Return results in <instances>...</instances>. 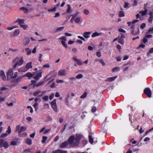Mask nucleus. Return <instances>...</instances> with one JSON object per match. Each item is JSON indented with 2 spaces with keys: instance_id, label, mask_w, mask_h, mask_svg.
<instances>
[{
  "instance_id": "6",
  "label": "nucleus",
  "mask_w": 153,
  "mask_h": 153,
  "mask_svg": "<svg viewBox=\"0 0 153 153\" xmlns=\"http://www.w3.org/2000/svg\"><path fill=\"white\" fill-rule=\"evenodd\" d=\"M22 79V77H19L15 79H11L10 80V82L12 83H15L16 84H17L18 83L20 82Z\"/></svg>"
},
{
  "instance_id": "47",
  "label": "nucleus",
  "mask_w": 153,
  "mask_h": 153,
  "mask_svg": "<svg viewBox=\"0 0 153 153\" xmlns=\"http://www.w3.org/2000/svg\"><path fill=\"white\" fill-rule=\"evenodd\" d=\"M62 44L66 48H67V45L65 44V41H62L61 42Z\"/></svg>"
},
{
  "instance_id": "23",
  "label": "nucleus",
  "mask_w": 153,
  "mask_h": 153,
  "mask_svg": "<svg viewBox=\"0 0 153 153\" xmlns=\"http://www.w3.org/2000/svg\"><path fill=\"white\" fill-rule=\"evenodd\" d=\"M25 143L28 145H31L32 143V140L29 138H27L25 141Z\"/></svg>"
},
{
  "instance_id": "42",
  "label": "nucleus",
  "mask_w": 153,
  "mask_h": 153,
  "mask_svg": "<svg viewBox=\"0 0 153 153\" xmlns=\"http://www.w3.org/2000/svg\"><path fill=\"white\" fill-rule=\"evenodd\" d=\"M38 103L35 102V103L33 105L34 108H35V111H36L38 108Z\"/></svg>"
},
{
  "instance_id": "11",
  "label": "nucleus",
  "mask_w": 153,
  "mask_h": 153,
  "mask_svg": "<svg viewBox=\"0 0 153 153\" xmlns=\"http://www.w3.org/2000/svg\"><path fill=\"white\" fill-rule=\"evenodd\" d=\"M30 40L29 38L25 37L23 39V45L24 46L27 45L30 42Z\"/></svg>"
},
{
  "instance_id": "25",
  "label": "nucleus",
  "mask_w": 153,
  "mask_h": 153,
  "mask_svg": "<svg viewBox=\"0 0 153 153\" xmlns=\"http://www.w3.org/2000/svg\"><path fill=\"white\" fill-rule=\"evenodd\" d=\"M2 147L7 149L9 147V145L7 141H5L2 145Z\"/></svg>"
},
{
  "instance_id": "10",
  "label": "nucleus",
  "mask_w": 153,
  "mask_h": 153,
  "mask_svg": "<svg viewBox=\"0 0 153 153\" xmlns=\"http://www.w3.org/2000/svg\"><path fill=\"white\" fill-rule=\"evenodd\" d=\"M81 136L79 134H76V137H75V141H76V143H75V146H78L79 143V141L81 139Z\"/></svg>"
},
{
  "instance_id": "35",
  "label": "nucleus",
  "mask_w": 153,
  "mask_h": 153,
  "mask_svg": "<svg viewBox=\"0 0 153 153\" xmlns=\"http://www.w3.org/2000/svg\"><path fill=\"white\" fill-rule=\"evenodd\" d=\"M89 140L90 143L92 144L93 143V139L92 136L90 135H89Z\"/></svg>"
},
{
  "instance_id": "12",
  "label": "nucleus",
  "mask_w": 153,
  "mask_h": 153,
  "mask_svg": "<svg viewBox=\"0 0 153 153\" xmlns=\"http://www.w3.org/2000/svg\"><path fill=\"white\" fill-rule=\"evenodd\" d=\"M0 76L1 77L3 80L4 81L6 80L7 79L6 76L5 75L4 72L2 70L0 71Z\"/></svg>"
},
{
  "instance_id": "37",
  "label": "nucleus",
  "mask_w": 153,
  "mask_h": 153,
  "mask_svg": "<svg viewBox=\"0 0 153 153\" xmlns=\"http://www.w3.org/2000/svg\"><path fill=\"white\" fill-rule=\"evenodd\" d=\"M17 145V142L15 141H12L11 143H10V146H16Z\"/></svg>"
},
{
  "instance_id": "36",
  "label": "nucleus",
  "mask_w": 153,
  "mask_h": 153,
  "mask_svg": "<svg viewBox=\"0 0 153 153\" xmlns=\"http://www.w3.org/2000/svg\"><path fill=\"white\" fill-rule=\"evenodd\" d=\"M44 83V81H42L39 82L38 83L36 84L35 85V86L38 87L42 85Z\"/></svg>"
},
{
  "instance_id": "15",
  "label": "nucleus",
  "mask_w": 153,
  "mask_h": 153,
  "mask_svg": "<svg viewBox=\"0 0 153 153\" xmlns=\"http://www.w3.org/2000/svg\"><path fill=\"white\" fill-rule=\"evenodd\" d=\"M102 33L100 32H95L94 33L91 35V37L93 38L96 36H99L102 35Z\"/></svg>"
},
{
  "instance_id": "2",
  "label": "nucleus",
  "mask_w": 153,
  "mask_h": 153,
  "mask_svg": "<svg viewBox=\"0 0 153 153\" xmlns=\"http://www.w3.org/2000/svg\"><path fill=\"white\" fill-rule=\"evenodd\" d=\"M14 61L16 63L13 67V68L14 69L16 68V66L18 65L20 66L22 65L24 62L23 57H22L21 59H19L18 57H16Z\"/></svg>"
},
{
  "instance_id": "5",
  "label": "nucleus",
  "mask_w": 153,
  "mask_h": 153,
  "mask_svg": "<svg viewBox=\"0 0 153 153\" xmlns=\"http://www.w3.org/2000/svg\"><path fill=\"white\" fill-rule=\"evenodd\" d=\"M56 101V99L54 100L53 101L51 102V104L53 109L55 112H57L58 111V109Z\"/></svg>"
},
{
  "instance_id": "22",
  "label": "nucleus",
  "mask_w": 153,
  "mask_h": 153,
  "mask_svg": "<svg viewBox=\"0 0 153 153\" xmlns=\"http://www.w3.org/2000/svg\"><path fill=\"white\" fill-rule=\"evenodd\" d=\"M26 68H27V70L28 69L31 68H32V62H31L27 63L26 66Z\"/></svg>"
},
{
  "instance_id": "34",
  "label": "nucleus",
  "mask_w": 153,
  "mask_h": 153,
  "mask_svg": "<svg viewBox=\"0 0 153 153\" xmlns=\"http://www.w3.org/2000/svg\"><path fill=\"white\" fill-rule=\"evenodd\" d=\"M124 7L126 9H128L130 7L129 4L128 3L126 2L124 5Z\"/></svg>"
},
{
  "instance_id": "27",
  "label": "nucleus",
  "mask_w": 153,
  "mask_h": 153,
  "mask_svg": "<svg viewBox=\"0 0 153 153\" xmlns=\"http://www.w3.org/2000/svg\"><path fill=\"white\" fill-rule=\"evenodd\" d=\"M117 77V76H115L114 77H111L108 78L107 79V81L108 82L110 81H113L115 80V79H116Z\"/></svg>"
},
{
  "instance_id": "63",
  "label": "nucleus",
  "mask_w": 153,
  "mask_h": 153,
  "mask_svg": "<svg viewBox=\"0 0 153 153\" xmlns=\"http://www.w3.org/2000/svg\"><path fill=\"white\" fill-rule=\"evenodd\" d=\"M96 55L98 57H100L101 56V53L100 52H97L96 53Z\"/></svg>"
},
{
  "instance_id": "21",
  "label": "nucleus",
  "mask_w": 153,
  "mask_h": 153,
  "mask_svg": "<svg viewBox=\"0 0 153 153\" xmlns=\"http://www.w3.org/2000/svg\"><path fill=\"white\" fill-rule=\"evenodd\" d=\"M27 128L23 126H22L20 128V129L18 131V133L20 134L22 132L25 131L26 130Z\"/></svg>"
},
{
  "instance_id": "19",
  "label": "nucleus",
  "mask_w": 153,
  "mask_h": 153,
  "mask_svg": "<svg viewBox=\"0 0 153 153\" xmlns=\"http://www.w3.org/2000/svg\"><path fill=\"white\" fill-rule=\"evenodd\" d=\"M20 30L18 29L15 30L13 33V36L14 37H15L18 35L20 33Z\"/></svg>"
},
{
  "instance_id": "7",
  "label": "nucleus",
  "mask_w": 153,
  "mask_h": 153,
  "mask_svg": "<svg viewBox=\"0 0 153 153\" xmlns=\"http://www.w3.org/2000/svg\"><path fill=\"white\" fill-rule=\"evenodd\" d=\"M144 93L149 97H151L152 96V92L149 88H145L144 90Z\"/></svg>"
},
{
  "instance_id": "62",
  "label": "nucleus",
  "mask_w": 153,
  "mask_h": 153,
  "mask_svg": "<svg viewBox=\"0 0 153 153\" xmlns=\"http://www.w3.org/2000/svg\"><path fill=\"white\" fill-rule=\"evenodd\" d=\"M146 24L145 23H143L140 25V28L141 29H143L146 26Z\"/></svg>"
},
{
  "instance_id": "55",
  "label": "nucleus",
  "mask_w": 153,
  "mask_h": 153,
  "mask_svg": "<svg viewBox=\"0 0 153 153\" xmlns=\"http://www.w3.org/2000/svg\"><path fill=\"white\" fill-rule=\"evenodd\" d=\"M66 39H67L66 37L65 36H62V37L59 38V39L63 40L64 41H66V40H67Z\"/></svg>"
},
{
  "instance_id": "58",
  "label": "nucleus",
  "mask_w": 153,
  "mask_h": 153,
  "mask_svg": "<svg viewBox=\"0 0 153 153\" xmlns=\"http://www.w3.org/2000/svg\"><path fill=\"white\" fill-rule=\"evenodd\" d=\"M50 67V65L48 64H46L43 65V68H49Z\"/></svg>"
},
{
  "instance_id": "28",
  "label": "nucleus",
  "mask_w": 153,
  "mask_h": 153,
  "mask_svg": "<svg viewBox=\"0 0 153 153\" xmlns=\"http://www.w3.org/2000/svg\"><path fill=\"white\" fill-rule=\"evenodd\" d=\"M131 33L133 35H135L137 33L136 32H134V26L133 25H132L131 27Z\"/></svg>"
},
{
  "instance_id": "9",
  "label": "nucleus",
  "mask_w": 153,
  "mask_h": 153,
  "mask_svg": "<svg viewBox=\"0 0 153 153\" xmlns=\"http://www.w3.org/2000/svg\"><path fill=\"white\" fill-rule=\"evenodd\" d=\"M147 10H141L140 11L139 14H137L136 15L137 18V19L138 18H140V16H143L146 15L147 13Z\"/></svg>"
},
{
  "instance_id": "13",
  "label": "nucleus",
  "mask_w": 153,
  "mask_h": 153,
  "mask_svg": "<svg viewBox=\"0 0 153 153\" xmlns=\"http://www.w3.org/2000/svg\"><path fill=\"white\" fill-rule=\"evenodd\" d=\"M66 74V71L65 70H61L58 72V75L59 76H65Z\"/></svg>"
},
{
  "instance_id": "46",
  "label": "nucleus",
  "mask_w": 153,
  "mask_h": 153,
  "mask_svg": "<svg viewBox=\"0 0 153 153\" xmlns=\"http://www.w3.org/2000/svg\"><path fill=\"white\" fill-rule=\"evenodd\" d=\"M4 142V140L1 138L0 139V146L1 147H2V145Z\"/></svg>"
},
{
  "instance_id": "59",
  "label": "nucleus",
  "mask_w": 153,
  "mask_h": 153,
  "mask_svg": "<svg viewBox=\"0 0 153 153\" xmlns=\"http://www.w3.org/2000/svg\"><path fill=\"white\" fill-rule=\"evenodd\" d=\"M20 128V126L19 125H17L16 127L15 132H17V131H19V130Z\"/></svg>"
},
{
  "instance_id": "53",
  "label": "nucleus",
  "mask_w": 153,
  "mask_h": 153,
  "mask_svg": "<svg viewBox=\"0 0 153 153\" xmlns=\"http://www.w3.org/2000/svg\"><path fill=\"white\" fill-rule=\"evenodd\" d=\"M18 50V49H12V48H10L8 50V51H11L12 52H16Z\"/></svg>"
},
{
  "instance_id": "57",
  "label": "nucleus",
  "mask_w": 153,
  "mask_h": 153,
  "mask_svg": "<svg viewBox=\"0 0 153 153\" xmlns=\"http://www.w3.org/2000/svg\"><path fill=\"white\" fill-rule=\"evenodd\" d=\"M77 64L79 65H81L82 64V63L81 62L80 60L79 59H78L76 62Z\"/></svg>"
},
{
  "instance_id": "14",
  "label": "nucleus",
  "mask_w": 153,
  "mask_h": 153,
  "mask_svg": "<svg viewBox=\"0 0 153 153\" xmlns=\"http://www.w3.org/2000/svg\"><path fill=\"white\" fill-rule=\"evenodd\" d=\"M149 14L150 17L148 19V21L149 22L152 23L153 20V12L150 11L149 12Z\"/></svg>"
},
{
  "instance_id": "17",
  "label": "nucleus",
  "mask_w": 153,
  "mask_h": 153,
  "mask_svg": "<svg viewBox=\"0 0 153 153\" xmlns=\"http://www.w3.org/2000/svg\"><path fill=\"white\" fill-rule=\"evenodd\" d=\"M91 32H86L83 33V36L85 39H88L90 37V35L91 34Z\"/></svg>"
},
{
  "instance_id": "52",
  "label": "nucleus",
  "mask_w": 153,
  "mask_h": 153,
  "mask_svg": "<svg viewBox=\"0 0 153 153\" xmlns=\"http://www.w3.org/2000/svg\"><path fill=\"white\" fill-rule=\"evenodd\" d=\"M31 82V85H33L34 86H35L36 83L37 82L34 80H32Z\"/></svg>"
},
{
  "instance_id": "56",
  "label": "nucleus",
  "mask_w": 153,
  "mask_h": 153,
  "mask_svg": "<svg viewBox=\"0 0 153 153\" xmlns=\"http://www.w3.org/2000/svg\"><path fill=\"white\" fill-rule=\"evenodd\" d=\"M99 61L101 64H102V66H104L105 65V64L103 62L102 59H100V60H99Z\"/></svg>"
},
{
  "instance_id": "51",
  "label": "nucleus",
  "mask_w": 153,
  "mask_h": 153,
  "mask_svg": "<svg viewBox=\"0 0 153 153\" xmlns=\"http://www.w3.org/2000/svg\"><path fill=\"white\" fill-rule=\"evenodd\" d=\"M73 10H67L65 13V14H71L72 13Z\"/></svg>"
},
{
  "instance_id": "48",
  "label": "nucleus",
  "mask_w": 153,
  "mask_h": 153,
  "mask_svg": "<svg viewBox=\"0 0 153 153\" xmlns=\"http://www.w3.org/2000/svg\"><path fill=\"white\" fill-rule=\"evenodd\" d=\"M82 77L83 75L82 74H78L76 76V78L78 79L82 78Z\"/></svg>"
},
{
  "instance_id": "60",
  "label": "nucleus",
  "mask_w": 153,
  "mask_h": 153,
  "mask_svg": "<svg viewBox=\"0 0 153 153\" xmlns=\"http://www.w3.org/2000/svg\"><path fill=\"white\" fill-rule=\"evenodd\" d=\"M56 82L57 83H63L64 82V81L63 80L58 79L56 80Z\"/></svg>"
},
{
  "instance_id": "61",
  "label": "nucleus",
  "mask_w": 153,
  "mask_h": 153,
  "mask_svg": "<svg viewBox=\"0 0 153 153\" xmlns=\"http://www.w3.org/2000/svg\"><path fill=\"white\" fill-rule=\"evenodd\" d=\"M97 110L96 107L95 106L93 107L92 108V111L93 112H94L96 111Z\"/></svg>"
},
{
  "instance_id": "40",
  "label": "nucleus",
  "mask_w": 153,
  "mask_h": 153,
  "mask_svg": "<svg viewBox=\"0 0 153 153\" xmlns=\"http://www.w3.org/2000/svg\"><path fill=\"white\" fill-rule=\"evenodd\" d=\"M8 134H7L6 133L4 134H3L1 135L0 136V137L1 139H3L5 137H6L8 135Z\"/></svg>"
},
{
  "instance_id": "20",
  "label": "nucleus",
  "mask_w": 153,
  "mask_h": 153,
  "mask_svg": "<svg viewBox=\"0 0 153 153\" xmlns=\"http://www.w3.org/2000/svg\"><path fill=\"white\" fill-rule=\"evenodd\" d=\"M27 68H26V66H23L22 67L19 68L18 71L20 72H24L27 71Z\"/></svg>"
},
{
  "instance_id": "41",
  "label": "nucleus",
  "mask_w": 153,
  "mask_h": 153,
  "mask_svg": "<svg viewBox=\"0 0 153 153\" xmlns=\"http://www.w3.org/2000/svg\"><path fill=\"white\" fill-rule=\"evenodd\" d=\"M64 28V27H62L58 28L56 30V32H58L62 30Z\"/></svg>"
},
{
  "instance_id": "33",
  "label": "nucleus",
  "mask_w": 153,
  "mask_h": 153,
  "mask_svg": "<svg viewBox=\"0 0 153 153\" xmlns=\"http://www.w3.org/2000/svg\"><path fill=\"white\" fill-rule=\"evenodd\" d=\"M11 132V129L10 127V126H9L7 128V129L6 131V133L8 135L10 134Z\"/></svg>"
},
{
  "instance_id": "3",
  "label": "nucleus",
  "mask_w": 153,
  "mask_h": 153,
  "mask_svg": "<svg viewBox=\"0 0 153 153\" xmlns=\"http://www.w3.org/2000/svg\"><path fill=\"white\" fill-rule=\"evenodd\" d=\"M75 137L74 135L71 136L68 139V141H67L68 143H69L70 144L74 146H75V144L76 143V141H75Z\"/></svg>"
},
{
  "instance_id": "24",
  "label": "nucleus",
  "mask_w": 153,
  "mask_h": 153,
  "mask_svg": "<svg viewBox=\"0 0 153 153\" xmlns=\"http://www.w3.org/2000/svg\"><path fill=\"white\" fill-rule=\"evenodd\" d=\"M81 20V18L79 17H78L74 18V21L76 23H79L80 22Z\"/></svg>"
},
{
  "instance_id": "45",
  "label": "nucleus",
  "mask_w": 153,
  "mask_h": 153,
  "mask_svg": "<svg viewBox=\"0 0 153 153\" xmlns=\"http://www.w3.org/2000/svg\"><path fill=\"white\" fill-rule=\"evenodd\" d=\"M48 96H45L43 97L42 99L45 101H47L48 100Z\"/></svg>"
},
{
  "instance_id": "4",
  "label": "nucleus",
  "mask_w": 153,
  "mask_h": 153,
  "mask_svg": "<svg viewBox=\"0 0 153 153\" xmlns=\"http://www.w3.org/2000/svg\"><path fill=\"white\" fill-rule=\"evenodd\" d=\"M13 69L12 68L9 69L7 73V80H11L13 75Z\"/></svg>"
},
{
  "instance_id": "43",
  "label": "nucleus",
  "mask_w": 153,
  "mask_h": 153,
  "mask_svg": "<svg viewBox=\"0 0 153 153\" xmlns=\"http://www.w3.org/2000/svg\"><path fill=\"white\" fill-rule=\"evenodd\" d=\"M48 137L47 136H43L42 137V142L43 143H44L46 140H47Z\"/></svg>"
},
{
  "instance_id": "44",
  "label": "nucleus",
  "mask_w": 153,
  "mask_h": 153,
  "mask_svg": "<svg viewBox=\"0 0 153 153\" xmlns=\"http://www.w3.org/2000/svg\"><path fill=\"white\" fill-rule=\"evenodd\" d=\"M87 95L86 92H85L80 97L81 98L83 99Z\"/></svg>"
},
{
  "instance_id": "38",
  "label": "nucleus",
  "mask_w": 153,
  "mask_h": 153,
  "mask_svg": "<svg viewBox=\"0 0 153 153\" xmlns=\"http://www.w3.org/2000/svg\"><path fill=\"white\" fill-rule=\"evenodd\" d=\"M120 69V68L118 67H116L112 69V71L113 72H115L117 71H118Z\"/></svg>"
},
{
  "instance_id": "26",
  "label": "nucleus",
  "mask_w": 153,
  "mask_h": 153,
  "mask_svg": "<svg viewBox=\"0 0 153 153\" xmlns=\"http://www.w3.org/2000/svg\"><path fill=\"white\" fill-rule=\"evenodd\" d=\"M25 51L27 52V55H29L31 53V50L29 48H26Z\"/></svg>"
},
{
  "instance_id": "16",
  "label": "nucleus",
  "mask_w": 153,
  "mask_h": 153,
  "mask_svg": "<svg viewBox=\"0 0 153 153\" xmlns=\"http://www.w3.org/2000/svg\"><path fill=\"white\" fill-rule=\"evenodd\" d=\"M68 142L67 141H66L62 143L60 145V147L61 148H64L66 147L68 145Z\"/></svg>"
},
{
  "instance_id": "1",
  "label": "nucleus",
  "mask_w": 153,
  "mask_h": 153,
  "mask_svg": "<svg viewBox=\"0 0 153 153\" xmlns=\"http://www.w3.org/2000/svg\"><path fill=\"white\" fill-rule=\"evenodd\" d=\"M25 20L23 19H18L15 21V23H18L20 27L22 28L24 30H26L28 28V26L25 24Z\"/></svg>"
},
{
  "instance_id": "54",
  "label": "nucleus",
  "mask_w": 153,
  "mask_h": 153,
  "mask_svg": "<svg viewBox=\"0 0 153 153\" xmlns=\"http://www.w3.org/2000/svg\"><path fill=\"white\" fill-rule=\"evenodd\" d=\"M58 153H67V151H63L62 150H58Z\"/></svg>"
},
{
  "instance_id": "31",
  "label": "nucleus",
  "mask_w": 153,
  "mask_h": 153,
  "mask_svg": "<svg viewBox=\"0 0 153 153\" xmlns=\"http://www.w3.org/2000/svg\"><path fill=\"white\" fill-rule=\"evenodd\" d=\"M119 16L120 17H123L124 16V12L122 11H119Z\"/></svg>"
},
{
  "instance_id": "32",
  "label": "nucleus",
  "mask_w": 153,
  "mask_h": 153,
  "mask_svg": "<svg viewBox=\"0 0 153 153\" xmlns=\"http://www.w3.org/2000/svg\"><path fill=\"white\" fill-rule=\"evenodd\" d=\"M153 53V48H151L149 50V52L147 53V56H149L150 54Z\"/></svg>"
},
{
  "instance_id": "39",
  "label": "nucleus",
  "mask_w": 153,
  "mask_h": 153,
  "mask_svg": "<svg viewBox=\"0 0 153 153\" xmlns=\"http://www.w3.org/2000/svg\"><path fill=\"white\" fill-rule=\"evenodd\" d=\"M40 90H38L33 93V95L35 96L41 92Z\"/></svg>"
},
{
  "instance_id": "50",
  "label": "nucleus",
  "mask_w": 153,
  "mask_h": 153,
  "mask_svg": "<svg viewBox=\"0 0 153 153\" xmlns=\"http://www.w3.org/2000/svg\"><path fill=\"white\" fill-rule=\"evenodd\" d=\"M148 33H146V37L149 38H151L152 37V35H151L148 34Z\"/></svg>"
},
{
  "instance_id": "64",
  "label": "nucleus",
  "mask_w": 153,
  "mask_h": 153,
  "mask_svg": "<svg viewBox=\"0 0 153 153\" xmlns=\"http://www.w3.org/2000/svg\"><path fill=\"white\" fill-rule=\"evenodd\" d=\"M83 13L86 15H88L89 13V12L88 10H84Z\"/></svg>"
},
{
  "instance_id": "18",
  "label": "nucleus",
  "mask_w": 153,
  "mask_h": 153,
  "mask_svg": "<svg viewBox=\"0 0 153 153\" xmlns=\"http://www.w3.org/2000/svg\"><path fill=\"white\" fill-rule=\"evenodd\" d=\"M79 14V13L78 12H77L75 14H72L71 15V16H72V18L70 20V22L71 23H73V22L74 20V18L77 15H78Z\"/></svg>"
},
{
  "instance_id": "30",
  "label": "nucleus",
  "mask_w": 153,
  "mask_h": 153,
  "mask_svg": "<svg viewBox=\"0 0 153 153\" xmlns=\"http://www.w3.org/2000/svg\"><path fill=\"white\" fill-rule=\"evenodd\" d=\"M118 42L121 45H123L124 43V39L122 38H120L118 40Z\"/></svg>"
},
{
  "instance_id": "49",
  "label": "nucleus",
  "mask_w": 153,
  "mask_h": 153,
  "mask_svg": "<svg viewBox=\"0 0 153 153\" xmlns=\"http://www.w3.org/2000/svg\"><path fill=\"white\" fill-rule=\"evenodd\" d=\"M18 76V73L17 72H16L14 73V75L12 76L11 79H15Z\"/></svg>"
},
{
  "instance_id": "29",
  "label": "nucleus",
  "mask_w": 153,
  "mask_h": 153,
  "mask_svg": "<svg viewBox=\"0 0 153 153\" xmlns=\"http://www.w3.org/2000/svg\"><path fill=\"white\" fill-rule=\"evenodd\" d=\"M34 76V74H32L30 72H28L25 75V76H27L28 77H32L33 76Z\"/></svg>"
},
{
  "instance_id": "8",
  "label": "nucleus",
  "mask_w": 153,
  "mask_h": 153,
  "mask_svg": "<svg viewBox=\"0 0 153 153\" xmlns=\"http://www.w3.org/2000/svg\"><path fill=\"white\" fill-rule=\"evenodd\" d=\"M42 70H39L37 71V74L35 75L34 76L33 78L36 80H39V78L42 76Z\"/></svg>"
}]
</instances>
